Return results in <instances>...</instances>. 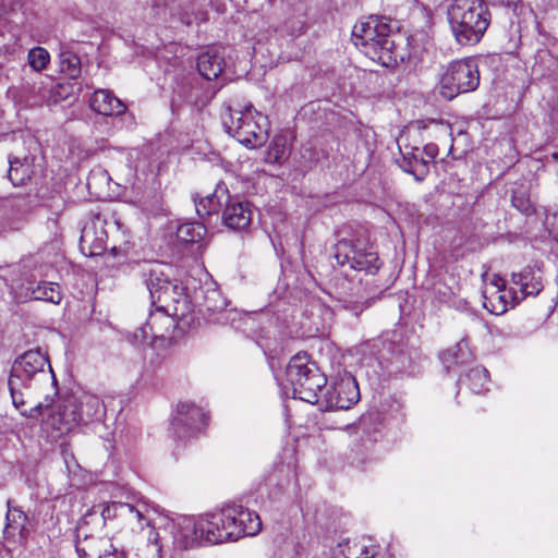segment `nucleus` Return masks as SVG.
Returning a JSON list of instances; mask_svg holds the SVG:
<instances>
[{"label":"nucleus","instance_id":"obj_1","mask_svg":"<svg viewBox=\"0 0 558 558\" xmlns=\"http://www.w3.org/2000/svg\"><path fill=\"white\" fill-rule=\"evenodd\" d=\"M352 40L361 52L384 66L403 59L392 38L390 25L381 16L371 15L357 22L352 29Z\"/></svg>","mask_w":558,"mask_h":558},{"label":"nucleus","instance_id":"obj_2","mask_svg":"<svg viewBox=\"0 0 558 558\" xmlns=\"http://www.w3.org/2000/svg\"><path fill=\"white\" fill-rule=\"evenodd\" d=\"M286 375L292 387L293 398L312 404L318 401V392L327 383L319 369L310 363L306 353H298L291 357Z\"/></svg>","mask_w":558,"mask_h":558},{"label":"nucleus","instance_id":"obj_3","mask_svg":"<svg viewBox=\"0 0 558 558\" xmlns=\"http://www.w3.org/2000/svg\"><path fill=\"white\" fill-rule=\"evenodd\" d=\"M227 132L246 147L260 146L267 135V117L252 105L229 108V117L223 120Z\"/></svg>","mask_w":558,"mask_h":558},{"label":"nucleus","instance_id":"obj_4","mask_svg":"<svg viewBox=\"0 0 558 558\" xmlns=\"http://www.w3.org/2000/svg\"><path fill=\"white\" fill-rule=\"evenodd\" d=\"M480 84L477 64L470 59L451 62L439 78V93L446 100L473 92Z\"/></svg>","mask_w":558,"mask_h":558},{"label":"nucleus","instance_id":"obj_5","mask_svg":"<svg viewBox=\"0 0 558 558\" xmlns=\"http://www.w3.org/2000/svg\"><path fill=\"white\" fill-rule=\"evenodd\" d=\"M333 257L341 267H349L366 274H376L381 263L377 252L361 241L340 240L335 245Z\"/></svg>","mask_w":558,"mask_h":558},{"label":"nucleus","instance_id":"obj_6","mask_svg":"<svg viewBox=\"0 0 558 558\" xmlns=\"http://www.w3.org/2000/svg\"><path fill=\"white\" fill-rule=\"evenodd\" d=\"M221 525L227 542H234L244 536H255L262 530L259 515L239 505H228L220 510Z\"/></svg>","mask_w":558,"mask_h":558},{"label":"nucleus","instance_id":"obj_7","mask_svg":"<svg viewBox=\"0 0 558 558\" xmlns=\"http://www.w3.org/2000/svg\"><path fill=\"white\" fill-rule=\"evenodd\" d=\"M10 377L21 379L32 386H37L40 383L56 384L48 359L40 350H29L17 357L12 366Z\"/></svg>","mask_w":558,"mask_h":558},{"label":"nucleus","instance_id":"obj_8","mask_svg":"<svg viewBox=\"0 0 558 558\" xmlns=\"http://www.w3.org/2000/svg\"><path fill=\"white\" fill-rule=\"evenodd\" d=\"M75 549L80 558H123L109 537L82 523L76 527Z\"/></svg>","mask_w":558,"mask_h":558},{"label":"nucleus","instance_id":"obj_9","mask_svg":"<svg viewBox=\"0 0 558 558\" xmlns=\"http://www.w3.org/2000/svg\"><path fill=\"white\" fill-rule=\"evenodd\" d=\"M118 515L136 520L140 523L145 519L144 513L135 506L124 502H112L111 505L94 506L83 515L78 523L95 527L97 532H102L106 521Z\"/></svg>","mask_w":558,"mask_h":558},{"label":"nucleus","instance_id":"obj_10","mask_svg":"<svg viewBox=\"0 0 558 558\" xmlns=\"http://www.w3.org/2000/svg\"><path fill=\"white\" fill-rule=\"evenodd\" d=\"M206 414L193 402H179L171 420L175 437L184 439L199 432L206 424Z\"/></svg>","mask_w":558,"mask_h":558},{"label":"nucleus","instance_id":"obj_11","mask_svg":"<svg viewBox=\"0 0 558 558\" xmlns=\"http://www.w3.org/2000/svg\"><path fill=\"white\" fill-rule=\"evenodd\" d=\"M8 511L5 514V525L3 529V538L9 549L24 548L29 537L28 517L14 502L7 501Z\"/></svg>","mask_w":558,"mask_h":558},{"label":"nucleus","instance_id":"obj_12","mask_svg":"<svg viewBox=\"0 0 558 558\" xmlns=\"http://www.w3.org/2000/svg\"><path fill=\"white\" fill-rule=\"evenodd\" d=\"M360 400L359 385L350 373L340 376L325 395L326 408L348 410Z\"/></svg>","mask_w":558,"mask_h":558},{"label":"nucleus","instance_id":"obj_13","mask_svg":"<svg viewBox=\"0 0 558 558\" xmlns=\"http://www.w3.org/2000/svg\"><path fill=\"white\" fill-rule=\"evenodd\" d=\"M511 302L512 306L519 304L527 296H536L543 290L541 269L527 265L518 272L511 275Z\"/></svg>","mask_w":558,"mask_h":558},{"label":"nucleus","instance_id":"obj_14","mask_svg":"<svg viewBox=\"0 0 558 558\" xmlns=\"http://www.w3.org/2000/svg\"><path fill=\"white\" fill-rule=\"evenodd\" d=\"M80 424H82V416L78 414L75 396L64 399L45 421V426L56 432L53 437L68 434Z\"/></svg>","mask_w":558,"mask_h":558},{"label":"nucleus","instance_id":"obj_15","mask_svg":"<svg viewBox=\"0 0 558 558\" xmlns=\"http://www.w3.org/2000/svg\"><path fill=\"white\" fill-rule=\"evenodd\" d=\"M163 308H156L150 313L147 322L134 332V339L144 342L148 339L165 338L174 328L175 323L171 315Z\"/></svg>","mask_w":558,"mask_h":558},{"label":"nucleus","instance_id":"obj_16","mask_svg":"<svg viewBox=\"0 0 558 558\" xmlns=\"http://www.w3.org/2000/svg\"><path fill=\"white\" fill-rule=\"evenodd\" d=\"M201 518H182L172 525L173 543L181 549L204 545L201 535Z\"/></svg>","mask_w":558,"mask_h":558},{"label":"nucleus","instance_id":"obj_17","mask_svg":"<svg viewBox=\"0 0 558 558\" xmlns=\"http://www.w3.org/2000/svg\"><path fill=\"white\" fill-rule=\"evenodd\" d=\"M105 220L96 217L89 225H86L81 233V248L87 255H98L106 248L108 239L104 230Z\"/></svg>","mask_w":558,"mask_h":558},{"label":"nucleus","instance_id":"obj_18","mask_svg":"<svg viewBox=\"0 0 558 558\" xmlns=\"http://www.w3.org/2000/svg\"><path fill=\"white\" fill-rule=\"evenodd\" d=\"M222 221L231 230L246 229L252 221L250 204L229 196L222 211Z\"/></svg>","mask_w":558,"mask_h":558},{"label":"nucleus","instance_id":"obj_19","mask_svg":"<svg viewBox=\"0 0 558 558\" xmlns=\"http://www.w3.org/2000/svg\"><path fill=\"white\" fill-rule=\"evenodd\" d=\"M8 385L13 405L20 411V413L23 416L36 418L41 413L43 409H48L50 407L52 400L47 396L45 398V402H37L33 408L27 410L25 408L26 400L24 398L25 393L23 392V389H31L33 386L28 385L25 381H22L21 379H15L12 377H9Z\"/></svg>","mask_w":558,"mask_h":558},{"label":"nucleus","instance_id":"obj_20","mask_svg":"<svg viewBox=\"0 0 558 558\" xmlns=\"http://www.w3.org/2000/svg\"><path fill=\"white\" fill-rule=\"evenodd\" d=\"M165 268L160 263H145L141 266L140 274L149 291L153 305H156L157 294H161L163 287L170 281Z\"/></svg>","mask_w":558,"mask_h":558},{"label":"nucleus","instance_id":"obj_21","mask_svg":"<svg viewBox=\"0 0 558 558\" xmlns=\"http://www.w3.org/2000/svg\"><path fill=\"white\" fill-rule=\"evenodd\" d=\"M376 547L368 538L344 539L332 549L331 558H375Z\"/></svg>","mask_w":558,"mask_h":558},{"label":"nucleus","instance_id":"obj_22","mask_svg":"<svg viewBox=\"0 0 558 558\" xmlns=\"http://www.w3.org/2000/svg\"><path fill=\"white\" fill-rule=\"evenodd\" d=\"M92 110L102 116H120L126 107L108 89L95 90L89 99Z\"/></svg>","mask_w":558,"mask_h":558},{"label":"nucleus","instance_id":"obj_23","mask_svg":"<svg viewBox=\"0 0 558 558\" xmlns=\"http://www.w3.org/2000/svg\"><path fill=\"white\" fill-rule=\"evenodd\" d=\"M402 158L399 161L400 168L412 174L416 181H423L429 172L428 160L420 154L418 147L400 148Z\"/></svg>","mask_w":558,"mask_h":558},{"label":"nucleus","instance_id":"obj_24","mask_svg":"<svg viewBox=\"0 0 558 558\" xmlns=\"http://www.w3.org/2000/svg\"><path fill=\"white\" fill-rule=\"evenodd\" d=\"M75 402L78 414L82 416V424L100 421L106 414L104 402L95 395L84 392L75 396Z\"/></svg>","mask_w":558,"mask_h":558},{"label":"nucleus","instance_id":"obj_25","mask_svg":"<svg viewBox=\"0 0 558 558\" xmlns=\"http://www.w3.org/2000/svg\"><path fill=\"white\" fill-rule=\"evenodd\" d=\"M226 65L223 53L217 48H210L197 59L199 74L208 81L217 78Z\"/></svg>","mask_w":558,"mask_h":558},{"label":"nucleus","instance_id":"obj_26","mask_svg":"<svg viewBox=\"0 0 558 558\" xmlns=\"http://www.w3.org/2000/svg\"><path fill=\"white\" fill-rule=\"evenodd\" d=\"M220 511L201 517V535H203L204 545H215L227 542L225 530L221 525Z\"/></svg>","mask_w":558,"mask_h":558},{"label":"nucleus","instance_id":"obj_27","mask_svg":"<svg viewBox=\"0 0 558 558\" xmlns=\"http://www.w3.org/2000/svg\"><path fill=\"white\" fill-rule=\"evenodd\" d=\"M229 196L226 189L218 186L213 194L201 197L199 199L194 198L197 215L204 217L217 213L222 205V199L227 203Z\"/></svg>","mask_w":558,"mask_h":558},{"label":"nucleus","instance_id":"obj_28","mask_svg":"<svg viewBox=\"0 0 558 558\" xmlns=\"http://www.w3.org/2000/svg\"><path fill=\"white\" fill-rule=\"evenodd\" d=\"M440 359L449 371L452 365H462L472 360V352L465 339H462L453 348L442 352Z\"/></svg>","mask_w":558,"mask_h":558},{"label":"nucleus","instance_id":"obj_29","mask_svg":"<svg viewBox=\"0 0 558 558\" xmlns=\"http://www.w3.org/2000/svg\"><path fill=\"white\" fill-rule=\"evenodd\" d=\"M184 288L179 284L175 280L169 281L163 287L161 294H157L156 305L159 308H163L165 311H169L170 306L173 305V311L177 312L178 308L175 304H178L184 295Z\"/></svg>","mask_w":558,"mask_h":558},{"label":"nucleus","instance_id":"obj_30","mask_svg":"<svg viewBox=\"0 0 558 558\" xmlns=\"http://www.w3.org/2000/svg\"><path fill=\"white\" fill-rule=\"evenodd\" d=\"M484 307L494 315H501L507 312L509 303L511 302L510 291L507 293L506 290H495L487 294V291L483 294Z\"/></svg>","mask_w":558,"mask_h":558},{"label":"nucleus","instance_id":"obj_31","mask_svg":"<svg viewBox=\"0 0 558 558\" xmlns=\"http://www.w3.org/2000/svg\"><path fill=\"white\" fill-rule=\"evenodd\" d=\"M474 393H483L487 390L488 372L482 366L471 368L461 379Z\"/></svg>","mask_w":558,"mask_h":558},{"label":"nucleus","instance_id":"obj_32","mask_svg":"<svg viewBox=\"0 0 558 558\" xmlns=\"http://www.w3.org/2000/svg\"><path fill=\"white\" fill-rule=\"evenodd\" d=\"M288 150L287 137L284 135H276L266 150L265 161L268 163L281 162L286 158Z\"/></svg>","mask_w":558,"mask_h":558},{"label":"nucleus","instance_id":"obj_33","mask_svg":"<svg viewBox=\"0 0 558 558\" xmlns=\"http://www.w3.org/2000/svg\"><path fill=\"white\" fill-rule=\"evenodd\" d=\"M206 234V228L198 222L183 223L178 228L177 236L185 243H196Z\"/></svg>","mask_w":558,"mask_h":558},{"label":"nucleus","instance_id":"obj_34","mask_svg":"<svg viewBox=\"0 0 558 558\" xmlns=\"http://www.w3.org/2000/svg\"><path fill=\"white\" fill-rule=\"evenodd\" d=\"M116 232L112 235L119 241L118 244H113L111 250L112 255H128L131 250L130 232L120 220H114Z\"/></svg>","mask_w":558,"mask_h":558},{"label":"nucleus","instance_id":"obj_35","mask_svg":"<svg viewBox=\"0 0 558 558\" xmlns=\"http://www.w3.org/2000/svg\"><path fill=\"white\" fill-rule=\"evenodd\" d=\"M32 298L58 304L61 301L59 286L52 282H40L32 290Z\"/></svg>","mask_w":558,"mask_h":558},{"label":"nucleus","instance_id":"obj_36","mask_svg":"<svg viewBox=\"0 0 558 558\" xmlns=\"http://www.w3.org/2000/svg\"><path fill=\"white\" fill-rule=\"evenodd\" d=\"M9 165L8 175L14 185L23 184L29 178V166L25 165L20 158L10 157Z\"/></svg>","mask_w":558,"mask_h":558},{"label":"nucleus","instance_id":"obj_37","mask_svg":"<svg viewBox=\"0 0 558 558\" xmlns=\"http://www.w3.org/2000/svg\"><path fill=\"white\" fill-rule=\"evenodd\" d=\"M60 70L70 78H76L81 74V59L71 52L60 54Z\"/></svg>","mask_w":558,"mask_h":558},{"label":"nucleus","instance_id":"obj_38","mask_svg":"<svg viewBox=\"0 0 558 558\" xmlns=\"http://www.w3.org/2000/svg\"><path fill=\"white\" fill-rule=\"evenodd\" d=\"M28 63L35 71H41L46 68L50 60L49 52L43 47H35L29 50Z\"/></svg>","mask_w":558,"mask_h":558},{"label":"nucleus","instance_id":"obj_39","mask_svg":"<svg viewBox=\"0 0 558 558\" xmlns=\"http://www.w3.org/2000/svg\"><path fill=\"white\" fill-rule=\"evenodd\" d=\"M205 305L208 311L219 312L227 306V302L217 290H211L205 296Z\"/></svg>","mask_w":558,"mask_h":558},{"label":"nucleus","instance_id":"obj_40","mask_svg":"<svg viewBox=\"0 0 558 558\" xmlns=\"http://www.w3.org/2000/svg\"><path fill=\"white\" fill-rule=\"evenodd\" d=\"M512 205L518 208L521 213L525 215H530L533 209L529 202V199L521 197V196H512Z\"/></svg>","mask_w":558,"mask_h":558},{"label":"nucleus","instance_id":"obj_41","mask_svg":"<svg viewBox=\"0 0 558 558\" xmlns=\"http://www.w3.org/2000/svg\"><path fill=\"white\" fill-rule=\"evenodd\" d=\"M378 415L373 413L364 414L360 417L359 424L364 433H371V425L377 420Z\"/></svg>","mask_w":558,"mask_h":558},{"label":"nucleus","instance_id":"obj_42","mask_svg":"<svg viewBox=\"0 0 558 558\" xmlns=\"http://www.w3.org/2000/svg\"><path fill=\"white\" fill-rule=\"evenodd\" d=\"M424 155H425V160H428V163L432 162L436 156L438 155V147L437 145L435 144H426L424 146Z\"/></svg>","mask_w":558,"mask_h":558},{"label":"nucleus","instance_id":"obj_43","mask_svg":"<svg viewBox=\"0 0 558 558\" xmlns=\"http://www.w3.org/2000/svg\"><path fill=\"white\" fill-rule=\"evenodd\" d=\"M492 286H494L496 290H506V281L501 277H495L492 281Z\"/></svg>","mask_w":558,"mask_h":558},{"label":"nucleus","instance_id":"obj_44","mask_svg":"<svg viewBox=\"0 0 558 558\" xmlns=\"http://www.w3.org/2000/svg\"><path fill=\"white\" fill-rule=\"evenodd\" d=\"M553 159L554 161H558V153H553L549 156H547V159Z\"/></svg>","mask_w":558,"mask_h":558}]
</instances>
